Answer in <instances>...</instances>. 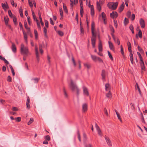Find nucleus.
<instances>
[{"mask_svg":"<svg viewBox=\"0 0 147 147\" xmlns=\"http://www.w3.org/2000/svg\"><path fill=\"white\" fill-rule=\"evenodd\" d=\"M95 24L93 21L92 22L91 24V31L92 37L91 38L92 44L93 48L95 47L96 40V35L94 33Z\"/></svg>","mask_w":147,"mask_h":147,"instance_id":"nucleus-1","label":"nucleus"},{"mask_svg":"<svg viewBox=\"0 0 147 147\" xmlns=\"http://www.w3.org/2000/svg\"><path fill=\"white\" fill-rule=\"evenodd\" d=\"M70 87L73 92L76 91L77 96H78L79 94V90L77 86L74 84L72 80L71 81L70 85Z\"/></svg>","mask_w":147,"mask_h":147,"instance_id":"nucleus-2","label":"nucleus"},{"mask_svg":"<svg viewBox=\"0 0 147 147\" xmlns=\"http://www.w3.org/2000/svg\"><path fill=\"white\" fill-rule=\"evenodd\" d=\"M20 53L24 55H27L29 53L28 48L27 47H25L23 44H22L20 49Z\"/></svg>","mask_w":147,"mask_h":147,"instance_id":"nucleus-3","label":"nucleus"},{"mask_svg":"<svg viewBox=\"0 0 147 147\" xmlns=\"http://www.w3.org/2000/svg\"><path fill=\"white\" fill-rule=\"evenodd\" d=\"M35 54L36 55V57L37 59V61L38 62H39V58L38 55V48L36 45L35 46Z\"/></svg>","mask_w":147,"mask_h":147,"instance_id":"nucleus-4","label":"nucleus"},{"mask_svg":"<svg viewBox=\"0 0 147 147\" xmlns=\"http://www.w3.org/2000/svg\"><path fill=\"white\" fill-rule=\"evenodd\" d=\"M82 88L84 94L87 96H88L89 93L88 88L85 86H83Z\"/></svg>","mask_w":147,"mask_h":147,"instance_id":"nucleus-5","label":"nucleus"},{"mask_svg":"<svg viewBox=\"0 0 147 147\" xmlns=\"http://www.w3.org/2000/svg\"><path fill=\"white\" fill-rule=\"evenodd\" d=\"M88 110V105L87 103L83 104L82 105V112L83 113L86 112Z\"/></svg>","mask_w":147,"mask_h":147,"instance_id":"nucleus-6","label":"nucleus"},{"mask_svg":"<svg viewBox=\"0 0 147 147\" xmlns=\"http://www.w3.org/2000/svg\"><path fill=\"white\" fill-rule=\"evenodd\" d=\"M105 138L107 145L109 146H111L112 145L111 142L109 138L106 136H105Z\"/></svg>","mask_w":147,"mask_h":147,"instance_id":"nucleus-7","label":"nucleus"},{"mask_svg":"<svg viewBox=\"0 0 147 147\" xmlns=\"http://www.w3.org/2000/svg\"><path fill=\"white\" fill-rule=\"evenodd\" d=\"M140 24L142 28H144L145 27V22L144 20L142 18H141L139 20Z\"/></svg>","mask_w":147,"mask_h":147,"instance_id":"nucleus-8","label":"nucleus"},{"mask_svg":"<svg viewBox=\"0 0 147 147\" xmlns=\"http://www.w3.org/2000/svg\"><path fill=\"white\" fill-rule=\"evenodd\" d=\"M96 128L98 132V135L100 136H102V133L101 131L99 128V127L98 126L97 124L96 123H95V124Z\"/></svg>","mask_w":147,"mask_h":147,"instance_id":"nucleus-9","label":"nucleus"},{"mask_svg":"<svg viewBox=\"0 0 147 147\" xmlns=\"http://www.w3.org/2000/svg\"><path fill=\"white\" fill-rule=\"evenodd\" d=\"M118 14L116 12H113L110 14V17L113 19L116 18L117 17Z\"/></svg>","mask_w":147,"mask_h":147,"instance_id":"nucleus-10","label":"nucleus"},{"mask_svg":"<svg viewBox=\"0 0 147 147\" xmlns=\"http://www.w3.org/2000/svg\"><path fill=\"white\" fill-rule=\"evenodd\" d=\"M88 5V6L91 9V14L92 16H93L94 14V9L93 5H91L89 4Z\"/></svg>","mask_w":147,"mask_h":147,"instance_id":"nucleus-11","label":"nucleus"},{"mask_svg":"<svg viewBox=\"0 0 147 147\" xmlns=\"http://www.w3.org/2000/svg\"><path fill=\"white\" fill-rule=\"evenodd\" d=\"M112 9L115 10L117 8L118 5V2H116L115 3H112Z\"/></svg>","mask_w":147,"mask_h":147,"instance_id":"nucleus-12","label":"nucleus"},{"mask_svg":"<svg viewBox=\"0 0 147 147\" xmlns=\"http://www.w3.org/2000/svg\"><path fill=\"white\" fill-rule=\"evenodd\" d=\"M98 50L99 51L101 52L102 51V44L100 40H99L98 45Z\"/></svg>","mask_w":147,"mask_h":147,"instance_id":"nucleus-13","label":"nucleus"},{"mask_svg":"<svg viewBox=\"0 0 147 147\" xmlns=\"http://www.w3.org/2000/svg\"><path fill=\"white\" fill-rule=\"evenodd\" d=\"M125 7V4L123 2L122 3V4L120 5L118 9L119 12L121 13Z\"/></svg>","mask_w":147,"mask_h":147,"instance_id":"nucleus-14","label":"nucleus"},{"mask_svg":"<svg viewBox=\"0 0 147 147\" xmlns=\"http://www.w3.org/2000/svg\"><path fill=\"white\" fill-rule=\"evenodd\" d=\"M106 72L103 69L102 71L101 76H102V79L103 81H104L105 79V77L106 75Z\"/></svg>","mask_w":147,"mask_h":147,"instance_id":"nucleus-15","label":"nucleus"},{"mask_svg":"<svg viewBox=\"0 0 147 147\" xmlns=\"http://www.w3.org/2000/svg\"><path fill=\"white\" fill-rule=\"evenodd\" d=\"M30 99L29 96H28L27 97V102H26V105L27 108L29 109L30 108Z\"/></svg>","mask_w":147,"mask_h":147,"instance_id":"nucleus-16","label":"nucleus"},{"mask_svg":"<svg viewBox=\"0 0 147 147\" xmlns=\"http://www.w3.org/2000/svg\"><path fill=\"white\" fill-rule=\"evenodd\" d=\"M44 47V45H42L41 44H39V48L40 52V53L42 54L43 53V50L42 49Z\"/></svg>","mask_w":147,"mask_h":147,"instance_id":"nucleus-17","label":"nucleus"},{"mask_svg":"<svg viewBox=\"0 0 147 147\" xmlns=\"http://www.w3.org/2000/svg\"><path fill=\"white\" fill-rule=\"evenodd\" d=\"M130 54L129 56L130 57V60L131 62V63L132 64H134V61L133 60V55L134 54V53L132 52V51L131 52H129Z\"/></svg>","mask_w":147,"mask_h":147,"instance_id":"nucleus-18","label":"nucleus"},{"mask_svg":"<svg viewBox=\"0 0 147 147\" xmlns=\"http://www.w3.org/2000/svg\"><path fill=\"white\" fill-rule=\"evenodd\" d=\"M140 64L141 67V68L142 70L145 71V68L144 66V64L143 61H140Z\"/></svg>","mask_w":147,"mask_h":147,"instance_id":"nucleus-19","label":"nucleus"},{"mask_svg":"<svg viewBox=\"0 0 147 147\" xmlns=\"http://www.w3.org/2000/svg\"><path fill=\"white\" fill-rule=\"evenodd\" d=\"M11 49L13 52L15 53L16 51V48L15 44L13 43H12Z\"/></svg>","mask_w":147,"mask_h":147,"instance_id":"nucleus-20","label":"nucleus"},{"mask_svg":"<svg viewBox=\"0 0 147 147\" xmlns=\"http://www.w3.org/2000/svg\"><path fill=\"white\" fill-rule=\"evenodd\" d=\"M1 5L3 8L5 10V9H7L9 8L7 2H6V4L2 3Z\"/></svg>","mask_w":147,"mask_h":147,"instance_id":"nucleus-21","label":"nucleus"},{"mask_svg":"<svg viewBox=\"0 0 147 147\" xmlns=\"http://www.w3.org/2000/svg\"><path fill=\"white\" fill-rule=\"evenodd\" d=\"M138 35L139 36V37L140 38H142V32L141 30L140 29H139V30L138 34H136V38H138Z\"/></svg>","mask_w":147,"mask_h":147,"instance_id":"nucleus-22","label":"nucleus"},{"mask_svg":"<svg viewBox=\"0 0 147 147\" xmlns=\"http://www.w3.org/2000/svg\"><path fill=\"white\" fill-rule=\"evenodd\" d=\"M108 43L110 49L113 51H114V48L113 43L110 41H109Z\"/></svg>","mask_w":147,"mask_h":147,"instance_id":"nucleus-23","label":"nucleus"},{"mask_svg":"<svg viewBox=\"0 0 147 147\" xmlns=\"http://www.w3.org/2000/svg\"><path fill=\"white\" fill-rule=\"evenodd\" d=\"M111 87L109 83H107L105 85V89L107 91L110 90Z\"/></svg>","mask_w":147,"mask_h":147,"instance_id":"nucleus-24","label":"nucleus"},{"mask_svg":"<svg viewBox=\"0 0 147 147\" xmlns=\"http://www.w3.org/2000/svg\"><path fill=\"white\" fill-rule=\"evenodd\" d=\"M4 20L5 25L6 26H7L8 24V22L9 21V19L8 16H7L6 17L5 16L4 17Z\"/></svg>","mask_w":147,"mask_h":147,"instance_id":"nucleus-25","label":"nucleus"},{"mask_svg":"<svg viewBox=\"0 0 147 147\" xmlns=\"http://www.w3.org/2000/svg\"><path fill=\"white\" fill-rule=\"evenodd\" d=\"M115 112L116 113L117 115V116L118 119L120 120V121L121 122H122V120L121 119V116L119 113H118V112L116 110H115Z\"/></svg>","mask_w":147,"mask_h":147,"instance_id":"nucleus-26","label":"nucleus"},{"mask_svg":"<svg viewBox=\"0 0 147 147\" xmlns=\"http://www.w3.org/2000/svg\"><path fill=\"white\" fill-rule=\"evenodd\" d=\"M63 7L64 11L66 13H68V11L67 9V8L66 5L64 3H63Z\"/></svg>","mask_w":147,"mask_h":147,"instance_id":"nucleus-27","label":"nucleus"},{"mask_svg":"<svg viewBox=\"0 0 147 147\" xmlns=\"http://www.w3.org/2000/svg\"><path fill=\"white\" fill-rule=\"evenodd\" d=\"M96 5L97 9L99 11H100L101 10V6H100V3L98 1L96 3Z\"/></svg>","mask_w":147,"mask_h":147,"instance_id":"nucleus-28","label":"nucleus"},{"mask_svg":"<svg viewBox=\"0 0 147 147\" xmlns=\"http://www.w3.org/2000/svg\"><path fill=\"white\" fill-rule=\"evenodd\" d=\"M32 80L34 81V82L35 83H37L40 80V78H32Z\"/></svg>","mask_w":147,"mask_h":147,"instance_id":"nucleus-29","label":"nucleus"},{"mask_svg":"<svg viewBox=\"0 0 147 147\" xmlns=\"http://www.w3.org/2000/svg\"><path fill=\"white\" fill-rule=\"evenodd\" d=\"M91 58L94 61H97L98 57H97L95 55H91Z\"/></svg>","mask_w":147,"mask_h":147,"instance_id":"nucleus-30","label":"nucleus"},{"mask_svg":"<svg viewBox=\"0 0 147 147\" xmlns=\"http://www.w3.org/2000/svg\"><path fill=\"white\" fill-rule=\"evenodd\" d=\"M23 34L24 36V39L25 40V42L26 43H27V34H26V33H25L24 32V31H23Z\"/></svg>","mask_w":147,"mask_h":147,"instance_id":"nucleus-31","label":"nucleus"},{"mask_svg":"<svg viewBox=\"0 0 147 147\" xmlns=\"http://www.w3.org/2000/svg\"><path fill=\"white\" fill-rule=\"evenodd\" d=\"M106 96L107 98H111V97L112 95L110 90L109 91L108 93L106 94Z\"/></svg>","mask_w":147,"mask_h":147,"instance_id":"nucleus-32","label":"nucleus"},{"mask_svg":"<svg viewBox=\"0 0 147 147\" xmlns=\"http://www.w3.org/2000/svg\"><path fill=\"white\" fill-rule=\"evenodd\" d=\"M20 14V16L21 17H23V10L22 7H20L19 9Z\"/></svg>","mask_w":147,"mask_h":147,"instance_id":"nucleus-33","label":"nucleus"},{"mask_svg":"<svg viewBox=\"0 0 147 147\" xmlns=\"http://www.w3.org/2000/svg\"><path fill=\"white\" fill-rule=\"evenodd\" d=\"M8 13L9 16L11 18H13V16H15L13 15L12 13L10 10H8Z\"/></svg>","mask_w":147,"mask_h":147,"instance_id":"nucleus-34","label":"nucleus"},{"mask_svg":"<svg viewBox=\"0 0 147 147\" xmlns=\"http://www.w3.org/2000/svg\"><path fill=\"white\" fill-rule=\"evenodd\" d=\"M129 21L128 19H127L126 18H125L124 19V24L125 26H126L127 25L128 23H129Z\"/></svg>","mask_w":147,"mask_h":147,"instance_id":"nucleus-35","label":"nucleus"},{"mask_svg":"<svg viewBox=\"0 0 147 147\" xmlns=\"http://www.w3.org/2000/svg\"><path fill=\"white\" fill-rule=\"evenodd\" d=\"M34 33L35 39H37L38 38V34L37 30L35 29L34 30Z\"/></svg>","mask_w":147,"mask_h":147,"instance_id":"nucleus-36","label":"nucleus"},{"mask_svg":"<svg viewBox=\"0 0 147 147\" xmlns=\"http://www.w3.org/2000/svg\"><path fill=\"white\" fill-rule=\"evenodd\" d=\"M108 55H109L110 58L111 59L112 61H113V57L109 51H108Z\"/></svg>","mask_w":147,"mask_h":147,"instance_id":"nucleus-37","label":"nucleus"},{"mask_svg":"<svg viewBox=\"0 0 147 147\" xmlns=\"http://www.w3.org/2000/svg\"><path fill=\"white\" fill-rule=\"evenodd\" d=\"M59 11H60V14L61 17H63V11L61 8H59Z\"/></svg>","mask_w":147,"mask_h":147,"instance_id":"nucleus-38","label":"nucleus"},{"mask_svg":"<svg viewBox=\"0 0 147 147\" xmlns=\"http://www.w3.org/2000/svg\"><path fill=\"white\" fill-rule=\"evenodd\" d=\"M32 14L33 17V19H34V21H35L36 20V17L35 14L33 11H32Z\"/></svg>","mask_w":147,"mask_h":147,"instance_id":"nucleus-39","label":"nucleus"},{"mask_svg":"<svg viewBox=\"0 0 147 147\" xmlns=\"http://www.w3.org/2000/svg\"><path fill=\"white\" fill-rule=\"evenodd\" d=\"M120 48H121V52L122 55L123 56H124V52L123 51V47L121 45L120 46Z\"/></svg>","mask_w":147,"mask_h":147,"instance_id":"nucleus-40","label":"nucleus"},{"mask_svg":"<svg viewBox=\"0 0 147 147\" xmlns=\"http://www.w3.org/2000/svg\"><path fill=\"white\" fill-rule=\"evenodd\" d=\"M77 134L78 136V140L80 142H81V137L80 134V133L79 132V130H78L77 131Z\"/></svg>","mask_w":147,"mask_h":147,"instance_id":"nucleus-41","label":"nucleus"},{"mask_svg":"<svg viewBox=\"0 0 147 147\" xmlns=\"http://www.w3.org/2000/svg\"><path fill=\"white\" fill-rule=\"evenodd\" d=\"M28 2L30 6L31 7H33V5L32 2V0H28Z\"/></svg>","mask_w":147,"mask_h":147,"instance_id":"nucleus-42","label":"nucleus"},{"mask_svg":"<svg viewBox=\"0 0 147 147\" xmlns=\"http://www.w3.org/2000/svg\"><path fill=\"white\" fill-rule=\"evenodd\" d=\"M72 61L73 63L74 66L75 67H76V63L75 59L73 56H72Z\"/></svg>","mask_w":147,"mask_h":147,"instance_id":"nucleus-43","label":"nucleus"},{"mask_svg":"<svg viewBox=\"0 0 147 147\" xmlns=\"http://www.w3.org/2000/svg\"><path fill=\"white\" fill-rule=\"evenodd\" d=\"M13 18L14 24L16 25L17 24V19L16 17L15 16H13Z\"/></svg>","mask_w":147,"mask_h":147,"instance_id":"nucleus-44","label":"nucleus"},{"mask_svg":"<svg viewBox=\"0 0 147 147\" xmlns=\"http://www.w3.org/2000/svg\"><path fill=\"white\" fill-rule=\"evenodd\" d=\"M34 121V119L33 118H31L30 119L28 123V125H30L31 123H32Z\"/></svg>","mask_w":147,"mask_h":147,"instance_id":"nucleus-45","label":"nucleus"},{"mask_svg":"<svg viewBox=\"0 0 147 147\" xmlns=\"http://www.w3.org/2000/svg\"><path fill=\"white\" fill-rule=\"evenodd\" d=\"M15 120L16 122H20L21 120V118L20 117H17L15 118Z\"/></svg>","mask_w":147,"mask_h":147,"instance_id":"nucleus-46","label":"nucleus"},{"mask_svg":"<svg viewBox=\"0 0 147 147\" xmlns=\"http://www.w3.org/2000/svg\"><path fill=\"white\" fill-rule=\"evenodd\" d=\"M102 18L103 19H105L106 18V15L104 12H102L101 13Z\"/></svg>","mask_w":147,"mask_h":147,"instance_id":"nucleus-47","label":"nucleus"},{"mask_svg":"<svg viewBox=\"0 0 147 147\" xmlns=\"http://www.w3.org/2000/svg\"><path fill=\"white\" fill-rule=\"evenodd\" d=\"M137 53L140 59V61H143V59L141 55L140 54L139 52H137Z\"/></svg>","mask_w":147,"mask_h":147,"instance_id":"nucleus-48","label":"nucleus"},{"mask_svg":"<svg viewBox=\"0 0 147 147\" xmlns=\"http://www.w3.org/2000/svg\"><path fill=\"white\" fill-rule=\"evenodd\" d=\"M136 86H137V88L138 90V91H139V92L140 94V95H141V91H140V87H139V86L138 85V84L137 83H136Z\"/></svg>","mask_w":147,"mask_h":147,"instance_id":"nucleus-49","label":"nucleus"},{"mask_svg":"<svg viewBox=\"0 0 147 147\" xmlns=\"http://www.w3.org/2000/svg\"><path fill=\"white\" fill-rule=\"evenodd\" d=\"M111 31L112 32H111L114 33L115 30L114 29L112 26L110 25L109 26Z\"/></svg>","mask_w":147,"mask_h":147,"instance_id":"nucleus-50","label":"nucleus"},{"mask_svg":"<svg viewBox=\"0 0 147 147\" xmlns=\"http://www.w3.org/2000/svg\"><path fill=\"white\" fill-rule=\"evenodd\" d=\"M45 140L49 141L50 140V137L49 135H47L45 136Z\"/></svg>","mask_w":147,"mask_h":147,"instance_id":"nucleus-51","label":"nucleus"},{"mask_svg":"<svg viewBox=\"0 0 147 147\" xmlns=\"http://www.w3.org/2000/svg\"><path fill=\"white\" fill-rule=\"evenodd\" d=\"M114 25L116 28H117V23L116 20H114L113 21Z\"/></svg>","mask_w":147,"mask_h":147,"instance_id":"nucleus-52","label":"nucleus"},{"mask_svg":"<svg viewBox=\"0 0 147 147\" xmlns=\"http://www.w3.org/2000/svg\"><path fill=\"white\" fill-rule=\"evenodd\" d=\"M112 3H108L107 5V6L109 8L111 9H112Z\"/></svg>","mask_w":147,"mask_h":147,"instance_id":"nucleus-53","label":"nucleus"},{"mask_svg":"<svg viewBox=\"0 0 147 147\" xmlns=\"http://www.w3.org/2000/svg\"><path fill=\"white\" fill-rule=\"evenodd\" d=\"M58 34L61 36H63L64 34L63 32L61 31H58Z\"/></svg>","mask_w":147,"mask_h":147,"instance_id":"nucleus-54","label":"nucleus"},{"mask_svg":"<svg viewBox=\"0 0 147 147\" xmlns=\"http://www.w3.org/2000/svg\"><path fill=\"white\" fill-rule=\"evenodd\" d=\"M44 29V32L45 33V36H47V30L46 28L44 27L43 28Z\"/></svg>","mask_w":147,"mask_h":147,"instance_id":"nucleus-55","label":"nucleus"},{"mask_svg":"<svg viewBox=\"0 0 147 147\" xmlns=\"http://www.w3.org/2000/svg\"><path fill=\"white\" fill-rule=\"evenodd\" d=\"M80 31L81 33V34H83L84 33V29L82 26L80 27Z\"/></svg>","mask_w":147,"mask_h":147,"instance_id":"nucleus-56","label":"nucleus"},{"mask_svg":"<svg viewBox=\"0 0 147 147\" xmlns=\"http://www.w3.org/2000/svg\"><path fill=\"white\" fill-rule=\"evenodd\" d=\"M27 20L29 24L30 25L31 23L30 18L29 16L27 17Z\"/></svg>","mask_w":147,"mask_h":147,"instance_id":"nucleus-57","label":"nucleus"},{"mask_svg":"<svg viewBox=\"0 0 147 147\" xmlns=\"http://www.w3.org/2000/svg\"><path fill=\"white\" fill-rule=\"evenodd\" d=\"M104 110L105 113L106 114V115L107 116H108V114L107 112V109H106V108H104Z\"/></svg>","mask_w":147,"mask_h":147,"instance_id":"nucleus-58","label":"nucleus"},{"mask_svg":"<svg viewBox=\"0 0 147 147\" xmlns=\"http://www.w3.org/2000/svg\"><path fill=\"white\" fill-rule=\"evenodd\" d=\"M38 16H39V17L40 21L42 20V17H41V13H40V12L39 10L38 11Z\"/></svg>","mask_w":147,"mask_h":147,"instance_id":"nucleus-59","label":"nucleus"},{"mask_svg":"<svg viewBox=\"0 0 147 147\" xmlns=\"http://www.w3.org/2000/svg\"><path fill=\"white\" fill-rule=\"evenodd\" d=\"M45 23L46 26L48 28V27L49 24L48 21L47 20H45Z\"/></svg>","mask_w":147,"mask_h":147,"instance_id":"nucleus-60","label":"nucleus"},{"mask_svg":"<svg viewBox=\"0 0 147 147\" xmlns=\"http://www.w3.org/2000/svg\"><path fill=\"white\" fill-rule=\"evenodd\" d=\"M12 110L15 111H17L18 110V108L16 107H12Z\"/></svg>","mask_w":147,"mask_h":147,"instance_id":"nucleus-61","label":"nucleus"},{"mask_svg":"<svg viewBox=\"0 0 147 147\" xmlns=\"http://www.w3.org/2000/svg\"><path fill=\"white\" fill-rule=\"evenodd\" d=\"M19 26L20 27L21 29H22V30L23 31L24 30H23V27L22 26V25L21 22H20L19 23Z\"/></svg>","mask_w":147,"mask_h":147,"instance_id":"nucleus-62","label":"nucleus"},{"mask_svg":"<svg viewBox=\"0 0 147 147\" xmlns=\"http://www.w3.org/2000/svg\"><path fill=\"white\" fill-rule=\"evenodd\" d=\"M63 92H64V94L65 97L66 98L67 97L68 95L67 94V93L65 91V89L64 88H63Z\"/></svg>","mask_w":147,"mask_h":147,"instance_id":"nucleus-63","label":"nucleus"},{"mask_svg":"<svg viewBox=\"0 0 147 147\" xmlns=\"http://www.w3.org/2000/svg\"><path fill=\"white\" fill-rule=\"evenodd\" d=\"M127 17L128 18H129L130 17V16H131V12L130 11H128L127 12Z\"/></svg>","mask_w":147,"mask_h":147,"instance_id":"nucleus-64","label":"nucleus"}]
</instances>
